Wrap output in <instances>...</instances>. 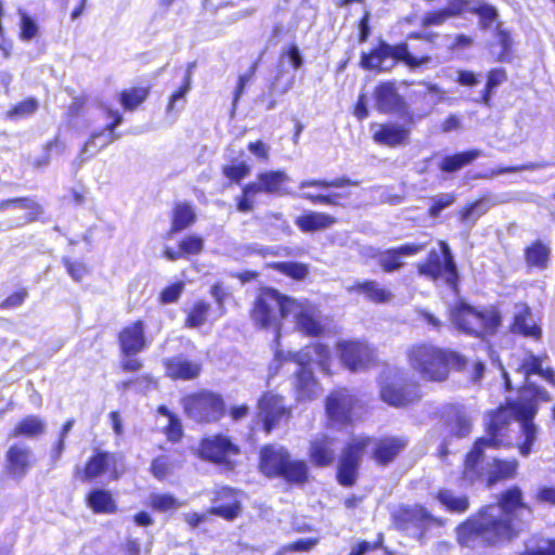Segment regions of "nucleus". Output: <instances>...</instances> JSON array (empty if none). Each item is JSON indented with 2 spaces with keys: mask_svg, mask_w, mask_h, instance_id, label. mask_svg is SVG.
<instances>
[{
  "mask_svg": "<svg viewBox=\"0 0 555 555\" xmlns=\"http://www.w3.org/2000/svg\"><path fill=\"white\" fill-rule=\"evenodd\" d=\"M336 449L335 439L326 436L318 437L311 442V461L318 466H327L333 463Z\"/></svg>",
  "mask_w": 555,
  "mask_h": 555,
  "instance_id": "obj_29",
  "label": "nucleus"
},
{
  "mask_svg": "<svg viewBox=\"0 0 555 555\" xmlns=\"http://www.w3.org/2000/svg\"><path fill=\"white\" fill-rule=\"evenodd\" d=\"M237 452V447L229 438L221 435L204 439L199 449V455L203 459L216 463L227 462L231 454Z\"/></svg>",
  "mask_w": 555,
  "mask_h": 555,
  "instance_id": "obj_21",
  "label": "nucleus"
},
{
  "mask_svg": "<svg viewBox=\"0 0 555 555\" xmlns=\"http://www.w3.org/2000/svg\"><path fill=\"white\" fill-rule=\"evenodd\" d=\"M377 109L382 113H391L401 108L402 96L398 93L396 85L391 81L383 82L375 89Z\"/></svg>",
  "mask_w": 555,
  "mask_h": 555,
  "instance_id": "obj_27",
  "label": "nucleus"
},
{
  "mask_svg": "<svg viewBox=\"0 0 555 555\" xmlns=\"http://www.w3.org/2000/svg\"><path fill=\"white\" fill-rule=\"evenodd\" d=\"M451 321L459 331L479 337L493 334L500 325L501 318L495 310H477L467 304L460 302L451 310Z\"/></svg>",
  "mask_w": 555,
  "mask_h": 555,
  "instance_id": "obj_8",
  "label": "nucleus"
},
{
  "mask_svg": "<svg viewBox=\"0 0 555 555\" xmlns=\"http://www.w3.org/2000/svg\"><path fill=\"white\" fill-rule=\"evenodd\" d=\"M67 273L76 282L81 281L88 273L87 267L82 262L70 261L68 258L63 259Z\"/></svg>",
  "mask_w": 555,
  "mask_h": 555,
  "instance_id": "obj_62",
  "label": "nucleus"
},
{
  "mask_svg": "<svg viewBox=\"0 0 555 555\" xmlns=\"http://www.w3.org/2000/svg\"><path fill=\"white\" fill-rule=\"evenodd\" d=\"M289 180L283 170L260 172L256 181L246 184L247 193L257 192L266 194H282L283 185Z\"/></svg>",
  "mask_w": 555,
  "mask_h": 555,
  "instance_id": "obj_24",
  "label": "nucleus"
},
{
  "mask_svg": "<svg viewBox=\"0 0 555 555\" xmlns=\"http://www.w3.org/2000/svg\"><path fill=\"white\" fill-rule=\"evenodd\" d=\"M116 462V454L109 452H96L86 464L83 480L94 479L104 474Z\"/></svg>",
  "mask_w": 555,
  "mask_h": 555,
  "instance_id": "obj_35",
  "label": "nucleus"
},
{
  "mask_svg": "<svg viewBox=\"0 0 555 555\" xmlns=\"http://www.w3.org/2000/svg\"><path fill=\"white\" fill-rule=\"evenodd\" d=\"M338 352L341 363L351 372L365 370L375 361L373 348L362 341H341Z\"/></svg>",
  "mask_w": 555,
  "mask_h": 555,
  "instance_id": "obj_16",
  "label": "nucleus"
},
{
  "mask_svg": "<svg viewBox=\"0 0 555 555\" xmlns=\"http://www.w3.org/2000/svg\"><path fill=\"white\" fill-rule=\"evenodd\" d=\"M380 397L389 405L403 406L417 400L421 395L416 384L408 383L400 376L382 383Z\"/></svg>",
  "mask_w": 555,
  "mask_h": 555,
  "instance_id": "obj_17",
  "label": "nucleus"
},
{
  "mask_svg": "<svg viewBox=\"0 0 555 555\" xmlns=\"http://www.w3.org/2000/svg\"><path fill=\"white\" fill-rule=\"evenodd\" d=\"M183 289H184L183 282H177V283H173V284L167 286L160 293V301L163 304L176 302L180 298Z\"/></svg>",
  "mask_w": 555,
  "mask_h": 555,
  "instance_id": "obj_59",
  "label": "nucleus"
},
{
  "mask_svg": "<svg viewBox=\"0 0 555 555\" xmlns=\"http://www.w3.org/2000/svg\"><path fill=\"white\" fill-rule=\"evenodd\" d=\"M481 155L479 150H470L467 152L456 153L454 155L446 156L439 164V168L444 172H455L465 165L474 162Z\"/></svg>",
  "mask_w": 555,
  "mask_h": 555,
  "instance_id": "obj_37",
  "label": "nucleus"
},
{
  "mask_svg": "<svg viewBox=\"0 0 555 555\" xmlns=\"http://www.w3.org/2000/svg\"><path fill=\"white\" fill-rule=\"evenodd\" d=\"M199 363L182 357H176L166 361L167 375L173 379H193L201 373Z\"/></svg>",
  "mask_w": 555,
  "mask_h": 555,
  "instance_id": "obj_30",
  "label": "nucleus"
},
{
  "mask_svg": "<svg viewBox=\"0 0 555 555\" xmlns=\"http://www.w3.org/2000/svg\"><path fill=\"white\" fill-rule=\"evenodd\" d=\"M396 526L412 535L422 537L435 521L434 516L421 505L402 506L395 514Z\"/></svg>",
  "mask_w": 555,
  "mask_h": 555,
  "instance_id": "obj_15",
  "label": "nucleus"
},
{
  "mask_svg": "<svg viewBox=\"0 0 555 555\" xmlns=\"http://www.w3.org/2000/svg\"><path fill=\"white\" fill-rule=\"evenodd\" d=\"M150 506L158 512H168L177 509L181 506V503L169 493H152L150 495Z\"/></svg>",
  "mask_w": 555,
  "mask_h": 555,
  "instance_id": "obj_48",
  "label": "nucleus"
},
{
  "mask_svg": "<svg viewBox=\"0 0 555 555\" xmlns=\"http://www.w3.org/2000/svg\"><path fill=\"white\" fill-rule=\"evenodd\" d=\"M249 171V166L245 163L223 167V175L235 182H238L248 176Z\"/></svg>",
  "mask_w": 555,
  "mask_h": 555,
  "instance_id": "obj_60",
  "label": "nucleus"
},
{
  "mask_svg": "<svg viewBox=\"0 0 555 555\" xmlns=\"http://www.w3.org/2000/svg\"><path fill=\"white\" fill-rule=\"evenodd\" d=\"M425 249V244L406 243L396 248H390L379 253L377 257L378 264L386 273L399 270L402 266V258L416 255Z\"/></svg>",
  "mask_w": 555,
  "mask_h": 555,
  "instance_id": "obj_22",
  "label": "nucleus"
},
{
  "mask_svg": "<svg viewBox=\"0 0 555 555\" xmlns=\"http://www.w3.org/2000/svg\"><path fill=\"white\" fill-rule=\"evenodd\" d=\"M274 268L285 274L288 275L295 280H302L308 274V268L306 264L300 262H292V261H285V262H276L274 264Z\"/></svg>",
  "mask_w": 555,
  "mask_h": 555,
  "instance_id": "obj_50",
  "label": "nucleus"
},
{
  "mask_svg": "<svg viewBox=\"0 0 555 555\" xmlns=\"http://www.w3.org/2000/svg\"><path fill=\"white\" fill-rule=\"evenodd\" d=\"M348 185H359L358 181H353L347 177H340L336 178L334 180L327 181V180H317V179H309L304 180L300 182L299 188L301 190L306 188H320V189H328V188H344Z\"/></svg>",
  "mask_w": 555,
  "mask_h": 555,
  "instance_id": "obj_47",
  "label": "nucleus"
},
{
  "mask_svg": "<svg viewBox=\"0 0 555 555\" xmlns=\"http://www.w3.org/2000/svg\"><path fill=\"white\" fill-rule=\"evenodd\" d=\"M157 411L160 415L168 418V424L166 426V435L168 439L173 442L179 441L183 434L180 418L165 405H160Z\"/></svg>",
  "mask_w": 555,
  "mask_h": 555,
  "instance_id": "obj_45",
  "label": "nucleus"
},
{
  "mask_svg": "<svg viewBox=\"0 0 555 555\" xmlns=\"http://www.w3.org/2000/svg\"><path fill=\"white\" fill-rule=\"evenodd\" d=\"M336 222V218L324 214L310 211L298 217L295 221L296 225L302 232H314L332 227Z\"/></svg>",
  "mask_w": 555,
  "mask_h": 555,
  "instance_id": "obj_33",
  "label": "nucleus"
},
{
  "mask_svg": "<svg viewBox=\"0 0 555 555\" xmlns=\"http://www.w3.org/2000/svg\"><path fill=\"white\" fill-rule=\"evenodd\" d=\"M147 96V90L144 88H132L125 90L120 94V102L126 109H133L140 105Z\"/></svg>",
  "mask_w": 555,
  "mask_h": 555,
  "instance_id": "obj_49",
  "label": "nucleus"
},
{
  "mask_svg": "<svg viewBox=\"0 0 555 555\" xmlns=\"http://www.w3.org/2000/svg\"><path fill=\"white\" fill-rule=\"evenodd\" d=\"M367 443V438L356 437L344 449L337 470V480L341 486L350 487L354 485L361 454Z\"/></svg>",
  "mask_w": 555,
  "mask_h": 555,
  "instance_id": "obj_13",
  "label": "nucleus"
},
{
  "mask_svg": "<svg viewBox=\"0 0 555 555\" xmlns=\"http://www.w3.org/2000/svg\"><path fill=\"white\" fill-rule=\"evenodd\" d=\"M171 469L172 463L166 455L154 459L151 465V473L158 480H164L171 473Z\"/></svg>",
  "mask_w": 555,
  "mask_h": 555,
  "instance_id": "obj_51",
  "label": "nucleus"
},
{
  "mask_svg": "<svg viewBox=\"0 0 555 555\" xmlns=\"http://www.w3.org/2000/svg\"><path fill=\"white\" fill-rule=\"evenodd\" d=\"M288 358L298 366L296 371L295 392L299 401L312 400L320 393V385L308 367L314 363L324 372L330 366L331 352L326 345L315 343L298 352H288Z\"/></svg>",
  "mask_w": 555,
  "mask_h": 555,
  "instance_id": "obj_5",
  "label": "nucleus"
},
{
  "mask_svg": "<svg viewBox=\"0 0 555 555\" xmlns=\"http://www.w3.org/2000/svg\"><path fill=\"white\" fill-rule=\"evenodd\" d=\"M194 67V63L189 64L182 86L173 92L169 99L167 113L180 112L184 107L185 95L191 90V80Z\"/></svg>",
  "mask_w": 555,
  "mask_h": 555,
  "instance_id": "obj_39",
  "label": "nucleus"
},
{
  "mask_svg": "<svg viewBox=\"0 0 555 555\" xmlns=\"http://www.w3.org/2000/svg\"><path fill=\"white\" fill-rule=\"evenodd\" d=\"M390 44L380 42L379 46L370 53H362L361 66L370 70L387 72L395 66V61L389 59L388 51Z\"/></svg>",
  "mask_w": 555,
  "mask_h": 555,
  "instance_id": "obj_28",
  "label": "nucleus"
},
{
  "mask_svg": "<svg viewBox=\"0 0 555 555\" xmlns=\"http://www.w3.org/2000/svg\"><path fill=\"white\" fill-rule=\"evenodd\" d=\"M88 504L95 513H113L116 505L108 491L103 489L92 490L88 495Z\"/></svg>",
  "mask_w": 555,
  "mask_h": 555,
  "instance_id": "obj_42",
  "label": "nucleus"
},
{
  "mask_svg": "<svg viewBox=\"0 0 555 555\" xmlns=\"http://www.w3.org/2000/svg\"><path fill=\"white\" fill-rule=\"evenodd\" d=\"M12 209L13 220L10 227H21L37 219L42 212L40 205L30 198H13L0 202V211Z\"/></svg>",
  "mask_w": 555,
  "mask_h": 555,
  "instance_id": "obj_20",
  "label": "nucleus"
},
{
  "mask_svg": "<svg viewBox=\"0 0 555 555\" xmlns=\"http://www.w3.org/2000/svg\"><path fill=\"white\" fill-rule=\"evenodd\" d=\"M470 422L466 417L459 415L456 416L454 423L451 424L450 431L457 438H463L470 433Z\"/></svg>",
  "mask_w": 555,
  "mask_h": 555,
  "instance_id": "obj_63",
  "label": "nucleus"
},
{
  "mask_svg": "<svg viewBox=\"0 0 555 555\" xmlns=\"http://www.w3.org/2000/svg\"><path fill=\"white\" fill-rule=\"evenodd\" d=\"M409 362L423 379L430 382H443L451 369L462 371L467 366V359L460 353L426 344L410 349Z\"/></svg>",
  "mask_w": 555,
  "mask_h": 555,
  "instance_id": "obj_4",
  "label": "nucleus"
},
{
  "mask_svg": "<svg viewBox=\"0 0 555 555\" xmlns=\"http://www.w3.org/2000/svg\"><path fill=\"white\" fill-rule=\"evenodd\" d=\"M436 498L442 506L452 513H464L469 507L466 495H456L453 491L448 489L440 490Z\"/></svg>",
  "mask_w": 555,
  "mask_h": 555,
  "instance_id": "obj_41",
  "label": "nucleus"
},
{
  "mask_svg": "<svg viewBox=\"0 0 555 555\" xmlns=\"http://www.w3.org/2000/svg\"><path fill=\"white\" fill-rule=\"evenodd\" d=\"M388 51L389 59L392 61H401L406 64L411 69L427 65L430 63L431 57L428 55L417 57L411 54L406 43L390 46Z\"/></svg>",
  "mask_w": 555,
  "mask_h": 555,
  "instance_id": "obj_36",
  "label": "nucleus"
},
{
  "mask_svg": "<svg viewBox=\"0 0 555 555\" xmlns=\"http://www.w3.org/2000/svg\"><path fill=\"white\" fill-rule=\"evenodd\" d=\"M472 13L478 15L479 17V26L482 29H489L494 24L498 25L500 23L499 12L495 7L487 3L483 0H476L472 7Z\"/></svg>",
  "mask_w": 555,
  "mask_h": 555,
  "instance_id": "obj_40",
  "label": "nucleus"
},
{
  "mask_svg": "<svg viewBox=\"0 0 555 555\" xmlns=\"http://www.w3.org/2000/svg\"><path fill=\"white\" fill-rule=\"evenodd\" d=\"M349 292L364 294L365 297L376 304H384L391 299L392 294L376 281H364L356 283L348 288Z\"/></svg>",
  "mask_w": 555,
  "mask_h": 555,
  "instance_id": "obj_34",
  "label": "nucleus"
},
{
  "mask_svg": "<svg viewBox=\"0 0 555 555\" xmlns=\"http://www.w3.org/2000/svg\"><path fill=\"white\" fill-rule=\"evenodd\" d=\"M47 430V422L38 415H27L16 423L10 431L9 438L25 437L29 439L43 435Z\"/></svg>",
  "mask_w": 555,
  "mask_h": 555,
  "instance_id": "obj_31",
  "label": "nucleus"
},
{
  "mask_svg": "<svg viewBox=\"0 0 555 555\" xmlns=\"http://www.w3.org/2000/svg\"><path fill=\"white\" fill-rule=\"evenodd\" d=\"M106 114L108 118H112V121L103 129L94 130L90 133L89 139L83 144L77 157L80 165L95 155L98 151L106 147L119 138V135L115 133V129L122 122V115L118 111L112 109H108Z\"/></svg>",
  "mask_w": 555,
  "mask_h": 555,
  "instance_id": "obj_12",
  "label": "nucleus"
},
{
  "mask_svg": "<svg viewBox=\"0 0 555 555\" xmlns=\"http://www.w3.org/2000/svg\"><path fill=\"white\" fill-rule=\"evenodd\" d=\"M209 309L210 305L203 300L195 302L188 313L185 325L195 328L205 324Z\"/></svg>",
  "mask_w": 555,
  "mask_h": 555,
  "instance_id": "obj_46",
  "label": "nucleus"
},
{
  "mask_svg": "<svg viewBox=\"0 0 555 555\" xmlns=\"http://www.w3.org/2000/svg\"><path fill=\"white\" fill-rule=\"evenodd\" d=\"M449 17L448 13L444 9L427 12L422 17V26L423 27H429V26H440L442 25Z\"/></svg>",
  "mask_w": 555,
  "mask_h": 555,
  "instance_id": "obj_61",
  "label": "nucleus"
},
{
  "mask_svg": "<svg viewBox=\"0 0 555 555\" xmlns=\"http://www.w3.org/2000/svg\"><path fill=\"white\" fill-rule=\"evenodd\" d=\"M300 197L310 201L314 205H327L337 206L339 205V193L332 194H313L310 192H304Z\"/></svg>",
  "mask_w": 555,
  "mask_h": 555,
  "instance_id": "obj_54",
  "label": "nucleus"
},
{
  "mask_svg": "<svg viewBox=\"0 0 555 555\" xmlns=\"http://www.w3.org/2000/svg\"><path fill=\"white\" fill-rule=\"evenodd\" d=\"M182 403L188 416L198 423L217 421L223 413L222 398L210 391L186 396Z\"/></svg>",
  "mask_w": 555,
  "mask_h": 555,
  "instance_id": "obj_10",
  "label": "nucleus"
},
{
  "mask_svg": "<svg viewBox=\"0 0 555 555\" xmlns=\"http://www.w3.org/2000/svg\"><path fill=\"white\" fill-rule=\"evenodd\" d=\"M410 130L399 124H383L374 132L373 139L377 144L395 147L405 144Z\"/></svg>",
  "mask_w": 555,
  "mask_h": 555,
  "instance_id": "obj_26",
  "label": "nucleus"
},
{
  "mask_svg": "<svg viewBox=\"0 0 555 555\" xmlns=\"http://www.w3.org/2000/svg\"><path fill=\"white\" fill-rule=\"evenodd\" d=\"M292 298L280 294L273 288H264L257 296L251 311V319L261 328L272 327L276 331L275 339L279 340L280 321L288 318V304Z\"/></svg>",
  "mask_w": 555,
  "mask_h": 555,
  "instance_id": "obj_7",
  "label": "nucleus"
},
{
  "mask_svg": "<svg viewBox=\"0 0 555 555\" xmlns=\"http://www.w3.org/2000/svg\"><path fill=\"white\" fill-rule=\"evenodd\" d=\"M143 321H135L124 327L118 335L121 352L125 356H133L143 351L146 347Z\"/></svg>",
  "mask_w": 555,
  "mask_h": 555,
  "instance_id": "obj_23",
  "label": "nucleus"
},
{
  "mask_svg": "<svg viewBox=\"0 0 555 555\" xmlns=\"http://www.w3.org/2000/svg\"><path fill=\"white\" fill-rule=\"evenodd\" d=\"M203 247L204 241L197 235H189L179 244V248L181 249L183 256L197 255L203 250Z\"/></svg>",
  "mask_w": 555,
  "mask_h": 555,
  "instance_id": "obj_53",
  "label": "nucleus"
},
{
  "mask_svg": "<svg viewBox=\"0 0 555 555\" xmlns=\"http://www.w3.org/2000/svg\"><path fill=\"white\" fill-rule=\"evenodd\" d=\"M406 446L408 439L403 436L384 437L375 441L372 455L379 465H386L392 462Z\"/></svg>",
  "mask_w": 555,
  "mask_h": 555,
  "instance_id": "obj_25",
  "label": "nucleus"
},
{
  "mask_svg": "<svg viewBox=\"0 0 555 555\" xmlns=\"http://www.w3.org/2000/svg\"><path fill=\"white\" fill-rule=\"evenodd\" d=\"M34 463L35 457L30 447L24 442H15L5 452L4 472L10 478L21 481L29 473Z\"/></svg>",
  "mask_w": 555,
  "mask_h": 555,
  "instance_id": "obj_14",
  "label": "nucleus"
},
{
  "mask_svg": "<svg viewBox=\"0 0 555 555\" xmlns=\"http://www.w3.org/2000/svg\"><path fill=\"white\" fill-rule=\"evenodd\" d=\"M286 309H288V317L294 319L298 332L307 336H320L324 332L323 318L315 305L308 300L292 298Z\"/></svg>",
  "mask_w": 555,
  "mask_h": 555,
  "instance_id": "obj_11",
  "label": "nucleus"
},
{
  "mask_svg": "<svg viewBox=\"0 0 555 555\" xmlns=\"http://www.w3.org/2000/svg\"><path fill=\"white\" fill-rule=\"evenodd\" d=\"M475 1L476 0H449L444 10L449 17L461 15L464 12L472 13V7Z\"/></svg>",
  "mask_w": 555,
  "mask_h": 555,
  "instance_id": "obj_57",
  "label": "nucleus"
},
{
  "mask_svg": "<svg viewBox=\"0 0 555 555\" xmlns=\"http://www.w3.org/2000/svg\"><path fill=\"white\" fill-rule=\"evenodd\" d=\"M195 221V212L192 206L188 203H179L172 211V222L170 233L180 232Z\"/></svg>",
  "mask_w": 555,
  "mask_h": 555,
  "instance_id": "obj_38",
  "label": "nucleus"
},
{
  "mask_svg": "<svg viewBox=\"0 0 555 555\" xmlns=\"http://www.w3.org/2000/svg\"><path fill=\"white\" fill-rule=\"evenodd\" d=\"M75 424V420L74 418H70V420H67L65 422V424L63 425L62 427V430L60 433V438L52 451V459L54 461H57L61 459L62 454H63V451L65 449V438L66 436L69 434V431L72 430L73 426Z\"/></svg>",
  "mask_w": 555,
  "mask_h": 555,
  "instance_id": "obj_58",
  "label": "nucleus"
},
{
  "mask_svg": "<svg viewBox=\"0 0 555 555\" xmlns=\"http://www.w3.org/2000/svg\"><path fill=\"white\" fill-rule=\"evenodd\" d=\"M240 504L234 501L230 504L211 507L209 514L220 516L227 520L234 519L240 513Z\"/></svg>",
  "mask_w": 555,
  "mask_h": 555,
  "instance_id": "obj_56",
  "label": "nucleus"
},
{
  "mask_svg": "<svg viewBox=\"0 0 555 555\" xmlns=\"http://www.w3.org/2000/svg\"><path fill=\"white\" fill-rule=\"evenodd\" d=\"M260 470L268 477H281L289 483H304L308 479V466L302 460L292 459L281 446L269 444L260 452Z\"/></svg>",
  "mask_w": 555,
  "mask_h": 555,
  "instance_id": "obj_6",
  "label": "nucleus"
},
{
  "mask_svg": "<svg viewBox=\"0 0 555 555\" xmlns=\"http://www.w3.org/2000/svg\"><path fill=\"white\" fill-rule=\"evenodd\" d=\"M455 202V196L451 193H442L433 198V205L429 208V216L437 218L440 212Z\"/></svg>",
  "mask_w": 555,
  "mask_h": 555,
  "instance_id": "obj_55",
  "label": "nucleus"
},
{
  "mask_svg": "<svg viewBox=\"0 0 555 555\" xmlns=\"http://www.w3.org/2000/svg\"><path fill=\"white\" fill-rule=\"evenodd\" d=\"M526 378V386L520 390L519 397L515 401H508L505 406L496 411H506V416L514 418L524 437V442L519 444V452L527 456L531 452V448L535 441L537 427L532 420L535 416L539 401H548V393L535 386L529 380L533 374L540 375L551 384H555V372L552 369H543L541 360L534 356H530L524 360L521 365Z\"/></svg>",
  "mask_w": 555,
  "mask_h": 555,
  "instance_id": "obj_2",
  "label": "nucleus"
},
{
  "mask_svg": "<svg viewBox=\"0 0 555 555\" xmlns=\"http://www.w3.org/2000/svg\"><path fill=\"white\" fill-rule=\"evenodd\" d=\"M506 411H495L488 423V438L478 439L465 459L463 476L470 482L486 481L490 487L501 480L514 477L518 462L515 459L500 460L492 457L485 464L483 450L502 444L503 430L507 424Z\"/></svg>",
  "mask_w": 555,
  "mask_h": 555,
  "instance_id": "obj_3",
  "label": "nucleus"
},
{
  "mask_svg": "<svg viewBox=\"0 0 555 555\" xmlns=\"http://www.w3.org/2000/svg\"><path fill=\"white\" fill-rule=\"evenodd\" d=\"M550 248L538 241L526 249V261L530 267L544 269L547 264Z\"/></svg>",
  "mask_w": 555,
  "mask_h": 555,
  "instance_id": "obj_44",
  "label": "nucleus"
},
{
  "mask_svg": "<svg viewBox=\"0 0 555 555\" xmlns=\"http://www.w3.org/2000/svg\"><path fill=\"white\" fill-rule=\"evenodd\" d=\"M440 248L441 253L429 251L427 259L418 264V273L431 281L443 279L451 288L455 289L459 274L451 249L446 242H440Z\"/></svg>",
  "mask_w": 555,
  "mask_h": 555,
  "instance_id": "obj_9",
  "label": "nucleus"
},
{
  "mask_svg": "<svg viewBox=\"0 0 555 555\" xmlns=\"http://www.w3.org/2000/svg\"><path fill=\"white\" fill-rule=\"evenodd\" d=\"M521 555H555V540H544L535 548H527Z\"/></svg>",
  "mask_w": 555,
  "mask_h": 555,
  "instance_id": "obj_64",
  "label": "nucleus"
},
{
  "mask_svg": "<svg viewBox=\"0 0 555 555\" xmlns=\"http://www.w3.org/2000/svg\"><path fill=\"white\" fill-rule=\"evenodd\" d=\"M521 506L520 489L513 487L506 490L501 494L499 504L482 507L457 527L459 543L479 550L511 541L517 534L513 513Z\"/></svg>",
  "mask_w": 555,
  "mask_h": 555,
  "instance_id": "obj_1",
  "label": "nucleus"
},
{
  "mask_svg": "<svg viewBox=\"0 0 555 555\" xmlns=\"http://www.w3.org/2000/svg\"><path fill=\"white\" fill-rule=\"evenodd\" d=\"M259 417L262 420L263 429L269 434L283 418L288 415L283 398L268 392L258 402Z\"/></svg>",
  "mask_w": 555,
  "mask_h": 555,
  "instance_id": "obj_18",
  "label": "nucleus"
},
{
  "mask_svg": "<svg viewBox=\"0 0 555 555\" xmlns=\"http://www.w3.org/2000/svg\"><path fill=\"white\" fill-rule=\"evenodd\" d=\"M512 331L524 336L539 337L541 330L532 320L530 309L527 305H516Z\"/></svg>",
  "mask_w": 555,
  "mask_h": 555,
  "instance_id": "obj_32",
  "label": "nucleus"
},
{
  "mask_svg": "<svg viewBox=\"0 0 555 555\" xmlns=\"http://www.w3.org/2000/svg\"><path fill=\"white\" fill-rule=\"evenodd\" d=\"M354 398L347 389L333 391L326 399L325 411L328 420L336 424H347Z\"/></svg>",
  "mask_w": 555,
  "mask_h": 555,
  "instance_id": "obj_19",
  "label": "nucleus"
},
{
  "mask_svg": "<svg viewBox=\"0 0 555 555\" xmlns=\"http://www.w3.org/2000/svg\"><path fill=\"white\" fill-rule=\"evenodd\" d=\"M38 109V102L34 98L26 99L18 104H16L11 111H9L8 115L10 117H20L24 118L33 115Z\"/></svg>",
  "mask_w": 555,
  "mask_h": 555,
  "instance_id": "obj_52",
  "label": "nucleus"
},
{
  "mask_svg": "<svg viewBox=\"0 0 555 555\" xmlns=\"http://www.w3.org/2000/svg\"><path fill=\"white\" fill-rule=\"evenodd\" d=\"M492 205L493 204L488 198H481L472 203L461 211V222L472 228L476 221L492 207Z\"/></svg>",
  "mask_w": 555,
  "mask_h": 555,
  "instance_id": "obj_43",
  "label": "nucleus"
}]
</instances>
